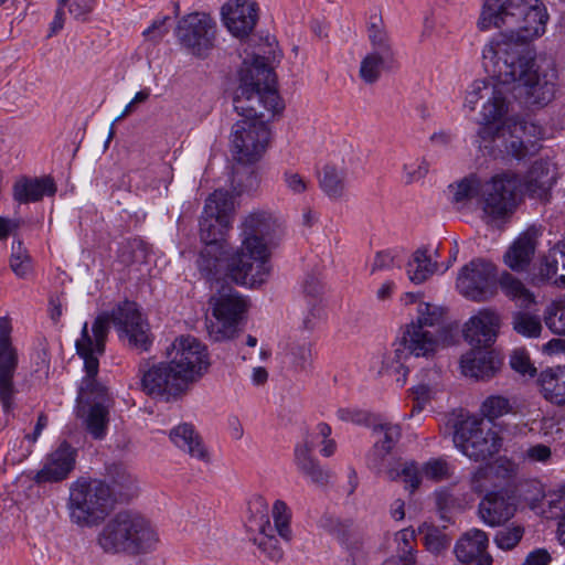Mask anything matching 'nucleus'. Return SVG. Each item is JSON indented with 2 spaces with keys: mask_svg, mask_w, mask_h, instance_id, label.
<instances>
[{
  "mask_svg": "<svg viewBox=\"0 0 565 565\" xmlns=\"http://www.w3.org/2000/svg\"><path fill=\"white\" fill-rule=\"evenodd\" d=\"M244 40H246V43L247 44H250L252 42L256 43L257 42V45H258V51L257 52H254L252 54V62H248L247 60H244L243 62V66L239 71V76L242 75V72L243 70L245 68V66H250L255 63V60H257L258 57L262 58L265 63V65L267 67L270 68V66L268 65V57L266 56V54H273V57H276V54H275V51H267L265 49V46H268V47H271L274 42H276V38H243ZM271 70L274 71V68L271 67Z\"/></svg>",
  "mask_w": 565,
  "mask_h": 565,
  "instance_id": "13d9d810",
  "label": "nucleus"
},
{
  "mask_svg": "<svg viewBox=\"0 0 565 565\" xmlns=\"http://www.w3.org/2000/svg\"><path fill=\"white\" fill-rule=\"evenodd\" d=\"M244 40H246V43L247 44H250L252 42L256 43L257 42V45H258V51L257 52H254L252 54V62H248L247 60H244L243 62V66L239 71V76L242 75V72L243 70L245 68V66H250L255 63V60H257L258 57L262 58L265 63V65L267 67L270 68V66L268 65V57L266 56V54H273V57H276V54H275V51H267L265 49V46H268V47H271L274 42H276V38H243ZM271 70L274 71V68L271 67Z\"/></svg>",
  "mask_w": 565,
  "mask_h": 565,
  "instance_id": "4d7b16f0",
  "label": "nucleus"
},
{
  "mask_svg": "<svg viewBox=\"0 0 565 565\" xmlns=\"http://www.w3.org/2000/svg\"><path fill=\"white\" fill-rule=\"evenodd\" d=\"M284 181L286 186L295 194H301L308 189V182L305 178L291 170L284 172Z\"/></svg>",
  "mask_w": 565,
  "mask_h": 565,
  "instance_id": "774afa93",
  "label": "nucleus"
},
{
  "mask_svg": "<svg viewBox=\"0 0 565 565\" xmlns=\"http://www.w3.org/2000/svg\"><path fill=\"white\" fill-rule=\"evenodd\" d=\"M159 541L158 533L143 516L119 512L107 521L97 536L105 553L139 555L152 551Z\"/></svg>",
  "mask_w": 565,
  "mask_h": 565,
  "instance_id": "6e6552de",
  "label": "nucleus"
},
{
  "mask_svg": "<svg viewBox=\"0 0 565 565\" xmlns=\"http://www.w3.org/2000/svg\"><path fill=\"white\" fill-rule=\"evenodd\" d=\"M500 327L497 311L481 309L465 323L463 337L473 349H488L495 342Z\"/></svg>",
  "mask_w": 565,
  "mask_h": 565,
  "instance_id": "a211bd4d",
  "label": "nucleus"
},
{
  "mask_svg": "<svg viewBox=\"0 0 565 565\" xmlns=\"http://www.w3.org/2000/svg\"><path fill=\"white\" fill-rule=\"evenodd\" d=\"M480 412L484 418L493 423L504 415L516 414V405L515 401L507 396L490 395L482 402Z\"/></svg>",
  "mask_w": 565,
  "mask_h": 565,
  "instance_id": "a19ab883",
  "label": "nucleus"
},
{
  "mask_svg": "<svg viewBox=\"0 0 565 565\" xmlns=\"http://www.w3.org/2000/svg\"><path fill=\"white\" fill-rule=\"evenodd\" d=\"M511 121V119H507L502 122H494L495 128H501L500 132L493 138V142H491L494 146L495 152L491 153L489 151L490 149L481 147V139L477 138L476 142L478 143L479 150L494 159L512 157L518 160L524 159L529 154H533L539 151L540 147L536 143L531 145V148H533L531 151L521 137L514 135L518 129L524 130L526 122L514 121L512 130Z\"/></svg>",
  "mask_w": 565,
  "mask_h": 565,
  "instance_id": "dca6fc26",
  "label": "nucleus"
},
{
  "mask_svg": "<svg viewBox=\"0 0 565 565\" xmlns=\"http://www.w3.org/2000/svg\"><path fill=\"white\" fill-rule=\"evenodd\" d=\"M210 305L215 318L207 326L210 338L215 342L233 339L237 333L238 322L247 310L246 300L227 286L210 298Z\"/></svg>",
  "mask_w": 565,
  "mask_h": 565,
  "instance_id": "9b49d317",
  "label": "nucleus"
},
{
  "mask_svg": "<svg viewBox=\"0 0 565 565\" xmlns=\"http://www.w3.org/2000/svg\"><path fill=\"white\" fill-rule=\"evenodd\" d=\"M11 321L8 317L0 318V402L4 413L13 408L17 393L13 379L18 367V353L11 343Z\"/></svg>",
  "mask_w": 565,
  "mask_h": 565,
  "instance_id": "2eb2a0df",
  "label": "nucleus"
},
{
  "mask_svg": "<svg viewBox=\"0 0 565 565\" xmlns=\"http://www.w3.org/2000/svg\"><path fill=\"white\" fill-rule=\"evenodd\" d=\"M76 462V449L63 441L51 452L42 469L33 477L36 484L61 482L68 477Z\"/></svg>",
  "mask_w": 565,
  "mask_h": 565,
  "instance_id": "412c9836",
  "label": "nucleus"
},
{
  "mask_svg": "<svg viewBox=\"0 0 565 565\" xmlns=\"http://www.w3.org/2000/svg\"><path fill=\"white\" fill-rule=\"evenodd\" d=\"M55 192L56 185L51 177H21L12 186L13 200L20 204L41 201L43 196H52Z\"/></svg>",
  "mask_w": 565,
  "mask_h": 565,
  "instance_id": "a878e982",
  "label": "nucleus"
},
{
  "mask_svg": "<svg viewBox=\"0 0 565 565\" xmlns=\"http://www.w3.org/2000/svg\"><path fill=\"white\" fill-rule=\"evenodd\" d=\"M292 363L298 370H307L312 363V349L310 343L296 348L292 352Z\"/></svg>",
  "mask_w": 565,
  "mask_h": 565,
  "instance_id": "338daca9",
  "label": "nucleus"
},
{
  "mask_svg": "<svg viewBox=\"0 0 565 565\" xmlns=\"http://www.w3.org/2000/svg\"><path fill=\"white\" fill-rule=\"evenodd\" d=\"M425 478L439 482L451 477L450 466L444 458H431L422 466Z\"/></svg>",
  "mask_w": 565,
  "mask_h": 565,
  "instance_id": "864d4df0",
  "label": "nucleus"
},
{
  "mask_svg": "<svg viewBox=\"0 0 565 565\" xmlns=\"http://www.w3.org/2000/svg\"><path fill=\"white\" fill-rule=\"evenodd\" d=\"M82 359L84 360L86 375L81 381L77 398L86 399L90 405L99 401L113 404L107 387L96 379L99 370V360L90 356Z\"/></svg>",
  "mask_w": 565,
  "mask_h": 565,
  "instance_id": "bb28decb",
  "label": "nucleus"
},
{
  "mask_svg": "<svg viewBox=\"0 0 565 565\" xmlns=\"http://www.w3.org/2000/svg\"><path fill=\"white\" fill-rule=\"evenodd\" d=\"M233 207L231 195L227 191L215 190L205 201L204 213L215 216H225L231 220L230 212Z\"/></svg>",
  "mask_w": 565,
  "mask_h": 565,
  "instance_id": "8fccbe9b",
  "label": "nucleus"
},
{
  "mask_svg": "<svg viewBox=\"0 0 565 565\" xmlns=\"http://www.w3.org/2000/svg\"><path fill=\"white\" fill-rule=\"evenodd\" d=\"M109 321L116 327L119 338L138 353L149 351L152 344L150 326L140 312L138 305L126 300L111 311L110 317L98 316L92 326V335L88 324L84 323L81 338L76 340V352L81 358H97L105 353V341L108 334Z\"/></svg>",
  "mask_w": 565,
  "mask_h": 565,
  "instance_id": "20e7f679",
  "label": "nucleus"
},
{
  "mask_svg": "<svg viewBox=\"0 0 565 565\" xmlns=\"http://www.w3.org/2000/svg\"><path fill=\"white\" fill-rule=\"evenodd\" d=\"M417 313L416 321L407 326L402 338L393 343V350L383 360L385 371L397 375L396 381L402 386L406 383L409 371L408 365H406L407 360L412 355L415 358L429 356L436 351L441 339L443 308L428 302H420Z\"/></svg>",
  "mask_w": 565,
  "mask_h": 565,
  "instance_id": "39448f33",
  "label": "nucleus"
},
{
  "mask_svg": "<svg viewBox=\"0 0 565 565\" xmlns=\"http://www.w3.org/2000/svg\"><path fill=\"white\" fill-rule=\"evenodd\" d=\"M347 170L327 164L319 178L322 192L331 200L340 201L347 196Z\"/></svg>",
  "mask_w": 565,
  "mask_h": 565,
  "instance_id": "f704fd0d",
  "label": "nucleus"
},
{
  "mask_svg": "<svg viewBox=\"0 0 565 565\" xmlns=\"http://www.w3.org/2000/svg\"><path fill=\"white\" fill-rule=\"evenodd\" d=\"M280 223L270 212L255 211L241 225L242 245L226 259L230 277L239 285L254 287L269 275V248Z\"/></svg>",
  "mask_w": 565,
  "mask_h": 565,
  "instance_id": "7ed1b4c3",
  "label": "nucleus"
},
{
  "mask_svg": "<svg viewBox=\"0 0 565 565\" xmlns=\"http://www.w3.org/2000/svg\"><path fill=\"white\" fill-rule=\"evenodd\" d=\"M337 416L340 420L347 423H353L362 426H371L373 424V416L371 413L359 408H339Z\"/></svg>",
  "mask_w": 565,
  "mask_h": 565,
  "instance_id": "052dcab7",
  "label": "nucleus"
},
{
  "mask_svg": "<svg viewBox=\"0 0 565 565\" xmlns=\"http://www.w3.org/2000/svg\"><path fill=\"white\" fill-rule=\"evenodd\" d=\"M233 106L245 118L233 126V157L238 163H255L270 139L267 122L285 109L276 88V74L262 58L258 57L253 65L243 70Z\"/></svg>",
  "mask_w": 565,
  "mask_h": 565,
  "instance_id": "f03ea898",
  "label": "nucleus"
},
{
  "mask_svg": "<svg viewBox=\"0 0 565 565\" xmlns=\"http://www.w3.org/2000/svg\"><path fill=\"white\" fill-rule=\"evenodd\" d=\"M460 366L463 375L477 381H488L499 370V362L494 360L491 352L473 349L462 355Z\"/></svg>",
  "mask_w": 565,
  "mask_h": 565,
  "instance_id": "c85d7f7f",
  "label": "nucleus"
},
{
  "mask_svg": "<svg viewBox=\"0 0 565 565\" xmlns=\"http://www.w3.org/2000/svg\"><path fill=\"white\" fill-rule=\"evenodd\" d=\"M561 262L559 254L556 252L554 245L546 255L542 258L539 276L542 280L553 279L558 270V264Z\"/></svg>",
  "mask_w": 565,
  "mask_h": 565,
  "instance_id": "bf43d9fd",
  "label": "nucleus"
},
{
  "mask_svg": "<svg viewBox=\"0 0 565 565\" xmlns=\"http://www.w3.org/2000/svg\"><path fill=\"white\" fill-rule=\"evenodd\" d=\"M516 500L508 488L488 491L478 504L479 518L489 526H500L513 518Z\"/></svg>",
  "mask_w": 565,
  "mask_h": 565,
  "instance_id": "f3484780",
  "label": "nucleus"
},
{
  "mask_svg": "<svg viewBox=\"0 0 565 565\" xmlns=\"http://www.w3.org/2000/svg\"><path fill=\"white\" fill-rule=\"evenodd\" d=\"M333 532L337 539L340 541V543L345 545L348 548H359L360 540L355 531L352 529L351 524L338 523L334 526Z\"/></svg>",
  "mask_w": 565,
  "mask_h": 565,
  "instance_id": "e2e57ef3",
  "label": "nucleus"
},
{
  "mask_svg": "<svg viewBox=\"0 0 565 565\" xmlns=\"http://www.w3.org/2000/svg\"><path fill=\"white\" fill-rule=\"evenodd\" d=\"M457 288L466 298L484 301L497 292V268L483 258H475L465 265L457 277Z\"/></svg>",
  "mask_w": 565,
  "mask_h": 565,
  "instance_id": "ddd939ff",
  "label": "nucleus"
},
{
  "mask_svg": "<svg viewBox=\"0 0 565 565\" xmlns=\"http://www.w3.org/2000/svg\"><path fill=\"white\" fill-rule=\"evenodd\" d=\"M10 267L20 278H25L32 269L31 257L21 241L13 242L12 244Z\"/></svg>",
  "mask_w": 565,
  "mask_h": 565,
  "instance_id": "3c124183",
  "label": "nucleus"
},
{
  "mask_svg": "<svg viewBox=\"0 0 565 565\" xmlns=\"http://www.w3.org/2000/svg\"><path fill=\"white\" fill-rule=\"evenodd\" d=\"M550 507L559 512L561 520L558 522L557 535L561 544L565 546V488L550 501Z\"/></svg>",
  "mask_w": 565,
  "mask_h": 565,
  "instance_id": "69168bd1",
  "label": "nucleus"
},
{
  "mask_svg": "<svg viewBox=\"0 0 565 565\" xmlns=\"http://www.w3.org/2000/svg\"><path fill=\"white\" fill-rule=\"evenodd\" d=\"M529 39H492L482 55L492 65L498 83L476 81L465 98V106L470 110L476 109L480 99L487 98L477 138L481 139V147L490 149L491 153L495 152L491 142L501 130L494 127V122L501 121L509 111L508 84H515L516 95L529 106L543 107L554 97L556 72L554 68L544 71L536 64Z\"/></svg>",
  "mask_w": 565,
  "mask_h": 565,
  "instance_id": "f257e3e1",
  "label": "nucleus"
},
{
  "mask_svg": "<svg viewBox=\"0 0 565 565\" xmlns=\"http://www.w3.org/2000/svg\"><path fill=\"white\" fill-rule=\"evenodd\" d=\"M313 444L305 441L295 448V465L298 471L309 478L312 483L324 487L329 483L331 472L324 469L312 456Z\"/></svg>",
  "mask_w": 565,
  "mask_h": 565,
  "instance_id": "cd10ccee",
  "label": "nucleus"
},
{
  "mask_svg": "<svg viewBox=\"0 0 565 565\" xmlns=\"http://www.w3.org/2000/svg\"><path fill=\"white\" fill-rule=\"evenodd\" d=\"M220 14L232 35H250L258 21V6L253 0H228L221 7Z\"/></svg>",
  "mask_w": 565,
  "mask_h": 565,
  "instance_id": "6ab92c4d",
  "label": "nucleus"
},
{
  "mask_svg": "<svg viewBox=\"0 0 565 565\" xmlns=\"http://www.w3.org/2000/svg\"><path fill=\"white\" fill-rule=\"evenodd\" d=\"M548 13L540 0H483L478 28L500 35H544Z\"/></svg>",
  "mask_w": 565,
  "mask_h": 565,
  "instance_id": "423d86ee",
  "label": "nucleus"
},
{
  "mask_svg": "<svg viewBox=\"0 0 565 565\" xmlns=\"http://www.w3.org/2000/svg\"><path fill=\"white\" fill-rule=\"evenodd\" d=\"M395 66V55L387 38H373L372 50L362 58L359 74L364 83L374 84L384 72Z\"/></svg>",
  "mask_w": 565,
  "mask_h": 565,
  "instance_id": "aec40b11",
  "label": "nucleus"
},
{
  "mask_svg": "<svg viewBox=\"0 0 565 565\" xmlns=\"http://www.w3.org/2000/svg\"><path fill=\"white\" fill-rule=\"evenodd\" d=\"M537 383L547 402L558 407L565 406V365L541 371Z\"/></svg>",
  "mask_w": 565,
  "mask_h": 565,
  "instance_id": "7c9ffc66",
  "label": "nucleus"
},
{
  "mask_svg": "<svg viewBox=\"0 0 565 565\" xmlns=\"http://www.w3.org/2000/svg\"><path fill=\"white\" fill-rule=\"evenodd\" d=\"M147 365L148 362L139 365V373L142 374L141 388L147 395L170 401L171 397L175 398L188 390L171 362H160L149 369H146Z\"/></svg>",
  "mask_w": 565,
  "mask_h": 565,
  "instance_id": "4468645a",
  "label": "nucleus"
},
{
  "mask_svg": "<svg viewBox=\"0 0 565 565\" xmlns=\"http://www.w3.org/2000/svg\"><path fill=\"white\" fill-rule=\"evenodd\" d=\"M510 365L514 371L523 375H532L535 372L525 350H514L510 356Z\"/></svg>",
  "mask_w": 565,
  "mask_h": 565,
  "instance_id": "0e129e2a",
  "label": "nucleus"
},
{
  "mask_svg": "<svg viewBox=\"0 0 565 565\" xmlns=\"http://www.w3.org/2000/svg\"><path fill=\"white\" fill-rule=\"evenodd\" d=\"M216 31V21L203 11L185 14L175 24L177 35H215Z\"/></svg>",
  "mask_w": 565,
  "mask_h": 565,
  "instance_id": "473e14b6",
  "label": "nucleus"
},
{
  "mask_svg": "<svg viewBox=\"0 0 565 565\" xmlns=\"http://www.w3.org/2000/svg\"><path fill=\"white\" fill-rule=\"evenodd\" d=\"M418 533L423 535L424 545L431 553L438 554L450 545L448 535L433 524H420Z\"/></svg>",
  "mask_w": 565,
  "mask_h": 565,
  "instance_id": "a18cd8bd",
  "label": "nucleus"
},
{
  "mask_svg": "<svg viewBox=\"0 0 565 565\" xmlns=\"http://www.w3.org/2000/svg\"><path fill=\"white\" fill-rule=\"evenodd\" d=\"M110 406V403L99 401L88 407L84 425L87 433L96 440H102L107 435Z\"/></svg>",
  "mask_w": 565,
  "mask_h": 565,
  "instance_id": "e433bc0d",
  "label": "nucleus"
},
{
  "mask_svg": "<svg viewBox=\"0 0 565 565\" xmlns=\"http://www.w3.org/2000/svg\"><path fill=\"white\" fill-rule=\"evenodd\" d=\"M385 476L391 481L403 479L405 489L414 493L422 483V468L414 460L398 462L396 466L387 468Z\"/></svg>",
  "mask_w": 565,
  "mask_h": 565,
  "instance_id": "ea45409f",
  "label": "nucleus"
},
{
  "mask_svg": "<svg viewBox=\"0 0 565 565\" xmlns=\"http://www.w3.org/2000/svg\"><path fill=\"white\" fill-rule=\"evenodd\" d=\"M537 237L534 226L521 233L504 254V263L514 271L526 270L534 257Z\"/></svg>",
  "mask_w": 565,
  "mask_h": 565,
  "instance_id": "393cba45",
  "label": "nucleus"
},
{
  "mask_svg": "<svg viewBox=\"0 0 565 565\" xmlns=\"http://www.w3.org/2000/svg\"><path fill=\"white\" fill-rule=\"evenodd\" d=\"M544 321L553 333L565 335V301L553 302L545 311Z\"/></svg>",
  "mask_w": 565,
  "mask_h": 565,
  "instance_id": "603ef678",
  "label": "nucleus"
},
{
  "mask_svg": "<svg viewBox=\"0 0 565 565\" xmlns=\"http://www.w3.org/2000/svg\"><path fill=\"white\" fill-rule=\"evenodd\" d=\"M172 349L174 355L170 362L186 387L207 372L211 365L207 348L196 338L191 335L177 338Z\"/></svg>",
  "mask_w": 565,
  "mask_h": 565,
  "instance_id": "f8f14e48",
  "label": "nucleus"
},
{
  "mask_svg": "<svg viewBox=\"0 0 565 565\" xmlns=\"http://www.w3.org/2000/svg\"><path fill=\"white\" fill-rule=\"evenodd\" d=\"M513 330L525 338H539L542 332L541 319L529 312L516 311L512 317Z\"/></svg>",
  "mask_w": 565,
  "mask_h": 565,
  "instance_id": "49530a36",
  "label": "nucleus"
},
{
  "mask_svg": "<svg viewBox=\"0 0 565 565\" xmlns=\"http://www.w3.org/2000/svg\"><path fill=\"white\" fill-rule=\"evenodd\" d=\"M437 268V262H433L426 247L417 248L406 265L407 276L416 285L425 282Z\"/></svg>",
  "mask_w": 565,
  "mask_h": 565,
  "instance_id": "c9c22d12",
  "label": "nucleus"
},
{
  "mask_svg": "<svg viewBox=\"0 0 565 565\" xmlns=\"http://www.w3.org/2000/svg\"><path fill=\"white\" fill-rule=\"evenodd\" d=\"M113 502V492L105 481L79 478L70 488L71 520L78 525H94L105 518Z\"/></svg>",
  "mask_w": 565,
  "mask_h": 565,
  "instance_id": "1a4fd4ad",
  "label": "nucleus"
},
{
  "mask_svg": "<svg viewBox=\"0 0 565 565\" xmlns=\"http://www.w3.org/2000/svg\"><path fill=\"white\" fill-rule=\"evenodd\" d=\"M521 181L520 188L524 185L529 196L539 199L541 201H547L551 195V190L556 182L555 170L550 161L537 160L530 168L526 173L524 181L519 177ZM521 192L519 189L518 194Z\"/></svg>",
  "mask_w": 565,
  "mask_h": 565,
  "instance_id": "b1692460",
  "label": "nucleus"
},
{
  "mask_svg": "<svg viewBox=\"0 0 565 565\" xmlns=\"http://www.w3.org/2000/svg\"><path fill=\"white\" fill-rule=\"evenodd\" d=\"M499 467L495 465H484L476 469L470 478V488L477 493L491 491V488H498L494 479L498 476Z\"/></svg>",
  "mask_w": 565,
  "mask_h": 565,
  "instance_id": "c03bdc74",
  "label": "nucleus"
},
{
  "mask_svg": "<svg viewBox=\"0 0 565 565\" xmlns=\"http://www.w3.org/2000/svg\"><path fill=\"white\" fill-rule=\"evenodd\" d=\"M372 433L377 437L372 449L366 455V463L370 469L381 473L384 468L386 457L393 451L402 437L401 426L392 423L373 422Z\"/></svg>",
  "mask_w": 565,
  "mask_h": 565,
  "instance_id": "4be33fe9",
  "label": "nucleus"
},
{
  "mask_svg": "<svg viewBox=\"0 0 565 565\" xmlns=\"http://www.w3.org/2000/svg\"><path fill=\"white\" fill-rule=\"evenodd\" d=\"M269 521L266 520L260 527L259 534L254 539V543L271 562L278 563L284 558V550L278 539L273 535Z\"/></svg>",
  "mask_w": 565,
  "mask_h": 565,
  "instance_id": "79ce46f5",
  "label": "nucleus"
},
{
  "mask_svg": "<svg viewBox=\"0 0 565 565\" xmlns=\"http://www.w3.org/2000/svg\"><path fill=\"white\" fill-rule=\"evenodd\" d=\"M231 221L225 216H215L204 213L200 220V237L206 244H224V235L228 230Z\"/></svg>",
  "mask_w": 565,
  "mask_h": 565,
  "instance_id": "4c0bfd02",
  "label": "nucleus"
},
{
  "mask_svg": "<svg viewBox=\"0 0 565 565\" xmlns=\"http://www.w3.org/2000/svg\"><path fill=\"white\" fill-rule=\"evenodd\" d=\"M499 286L503 294L513 300L520 308L527 309L535 302L534 295L520 279L508 271H504L500 276Z\"/></svg>",
  "mask_w": 565,
  "mask_h": 565,
  "instance_id": "58836bf2",
  "label": "nucleus"
},
{
  "mask_svg": "<svg viewBox=\"0 0 565 565\" xmlns=\"http://www.w3.org/2000/svg\"><path fill=\"white\" fill-rule=\"evenodd\" d=\"M520 185L519 175L512 171H505L495 174L483 185L476 175H469L456 184H450L448 189L454 204H465L481 193L484 214L492 220H500L513 213Z\"/></svg>",
  "mask_w": 565,
  "mask_h": 565,
  "instance_id": "0eeeda50",
  "label": "nucleus"
},
{
  "mask_svg": "<svg viewBox=\"0 0 565 565\" xmlns=\"http://www.w3.org/2000/svg\"><path fill=\"white\" fill-rule=\"evenodd\" d=\"M107 483L114 500L129 501L138 493L137 478L122 463H111L107 468Z\"/></svg>",
  "mask_w": 565,
  "mask_h": 565,
  "instance_id": "c756f323",
  "label": "nucleus"
},
{
  "mask_svg": "<svg viewBox=\"0 0 565 565\" xmlns=\"http://www.w3.org/2000/svg\"><path fill=\"white\" fill-rule=\"evenodd\" d=\"M302 291L309 298V305L312 306L310 315L315 318L320 317L321 309L316 305L320 301L323 292V285L320 277L315 273H308L302 281Z\"/></svg>",
  "mask_w": 565,
  "mask_h": 565,
  "instance_id": "09e8293b",
  "label": "nucleus"
},
{
  "mask_svg": "<svg viewBox=\"0 0 565 565\" xmlns=\"http://www.w3.org/2000/svg\"><path fill=\"white\" fill-rule=\"evenodd\" d=\"M181 46L190 54L204 57L213 47L211 38H180Z\"/></svg>",
  "mask_w": 565,
  "mask_h": 565,
  "instance_id": "680f3d73",
  "label": "nucleus"
},
{
  "mask_svg": "<svg viewBox=\"0 0 565 565\" xmlns=\"http://www.w3.org/2000/svg\"><path fill=\"white\" fill-rule=\"evenodd\" d=\"M271 514L274 519L275 529L278 532L279 536L287 542L291 541V512L288 505L281 500H276L273 505Z\"/></svg>",
  "mask_w": 565,
  "mask_h": 565,
  "instance_id": "de8ad7c7",
  "label": "nucleus"
},
{
  "mask_svg": "<svg viewBox=\"0 0 565 565\" xmlns=\"http://www.w3.org/2000/svg\"><path fill=\"white\" fill-rule=\"evenodd\" d=\"M489 539L484 531L472 529L463 534L455 546L459 562L468 565H491L492 556L487 552Z\"/></svg>",
  "mask_w": 565,
  "mask_h": 565,
  "instance_id": "5701e85b",
  "label": "nucleus"
},
{
  "mask_svg": "<svg viewBox=\"0 0 565 565\" xmlns=\"http://www.w3.org/2000/svg\"><path fill=\"white\" fill-rule=\"evenodd\" d=\"M224 244H206L200 252L196 265L200 274L209 281L217 279L224 264Z\"/></svg>",
  "mask_w": 565,
  "mask_h": 565,
  "instance_id": "72a5a7b5",
  "label": "nucleus"
},
{
  "mask_svg": "<svg viewBox=\"0 0 565 565\" xmlns=\"http://www.w3.org/2000/svg\"><path fill=\"white\" fill-rule=\"evenodd\" d=\"M233 169L232 185L234 192L239 195L258 186L259 179L253 163H238Z\"/></svg>",
  "mask_w": 565,
  "mask_h": 565,
  "instance_id": "37998d69",
  "label": "nucleus"
},
{
  "mask_svg": "<svg viewBox=\"0 0 565 565\" xmlns=\"http://www.w3.org/2000/svg\"><path fill=\"white\" fill-rule=\"evenodd\" d=\"M524 535V529L520 525H514L511 527H505L499 530L494 535V543L501 550H512L514 548L519 542L522 540Z\"/></svg>",
  "mask_w": 565,
  "mask_h": 565,
  "instance_id": "6e6d98bb",
  "label": "nucleus"
},
{
  "mask_svg": "<svg viewBox=\"0 0 565 565\" xmlns=\"http://www.w3.org/2000/svg\"><path fill=\"white\" fill-rule=\"evenodd\" d=\"M396 555L416 559V535L412 529H403L395 534Z\"/></svg>",
  "mask_w": 565,
  "mask_h": 565,
  "instance_id": "5fc2aeb1",
  "label": "nucleus"
},
{
  "mask_svg": "<svg viewBox=\"0 0 565 565\" xmlns=\"http://www.w3.org/2000/svg\"><path fill=\"white\" fill-rule=\"evenodd\" d=\"M172 443L192 458L209 462L210 456L193 425L181 424L170 431Z\"/></svg>",
  "mask_w": 565,
  "mask_h": 565,
  "instance_id": "2f4dec72",
  "label": "nucleus"
},
{
  "mask_svg": "<svg viewBox=\"0 0 565 565\" xmlns=\"http://www.w3.org/2000/svg\"><path fill=\"white\" fill-rule=\"evenodd\" d=\"M454 443L473 461H486L499 452L502 438L492 429L482 427V419L468 417L456 424Z\"/></svg>",
  "mask_w": 565,
  "mask_h": 565,
  "instance_id": "9d476101",
  "label": "nucleus"
}]
</instances>
